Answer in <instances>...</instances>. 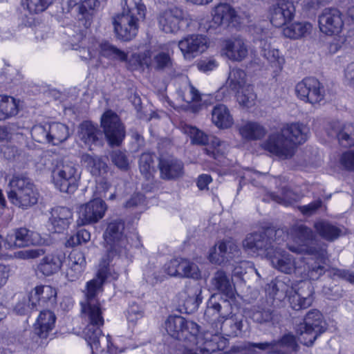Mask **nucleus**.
<instances>
[{"label": "nucleus", "instance_id": "69168bd1", "mask_svg": "<svg viewBox=\"0 0 354 354\" xmlns=\"http://www.w3.org/2000/svg\"><path fill=\"white\" fill-rule=\"evenodd\" d=\"M68 264L84 268L86 261L84 254L80 251L72 252L68 257Z\"/></svg>", "mask_w": 354, "mask_h": 354}, {"label": "nucleus", "instance_id": "9d476101", "mask_svg": "<svg viewBox=\"0 0 354 354\" xmlns=\"http://www.w3.org/2000/svg\"><path fill=\"white\" fill-rule=\"evenodd\" d=\"M283 234V232L281 230H277L276 232L268 230L250 234L243 241V247L247 252L252 255L266 254L267 256V253L275 243V239L273 240L272 237L277 236L279 238Z\"/></svg>", "mask_w": 354, "mask_h": 354}, {"label": "nucleus", "instance_id": "5701e85b", "mask_svg": "<svg viewBox=\"0 0 354 354\" xmlns=\"http://www.w3.org/2000/svg\"><path fill=\"white\" fill-rule=\"evenodd\" d=\"M140 19L132 15H117L113 19L114 30L117 37L123 41H129L134 38L138 32V22Z\"/></svg>", "mask_w": 354, "mask_h": 354}, {"label": "nucleus", "instance_id": "c756f323", "mask_svg": "<svg viewBox=\"0 0 354 354\" xmlns=\"http://www.w3.org/2000/svg\"><path fill=\"white\" fill-rule=\"evenodd\" d=\"M101 136L102 133L100 130L95 124L90 121L83 122L77 128V139L90 149L92 145H97Z\"/></svg>", "mask_w": 354, "mask_h": 354}, {"label": "nucleus", "instance_id": "8fccbe9b", "mask_svg": "<svg viewBox=\"0 0 354 354\" xmlns=\"http://www.w3.org/2000/svg\"><path fill=\"white\" fill-rule=\"evenodd\" d=\"M292 292V288L290 284L282 280H276L272 283V294L273 297L281 301L286 297H288L290 293Z\"/></svg>", "mask_w": 354, "mask_h": 354}, {"label": "nucleus", "instance_id": "ea45409f", "mask_svg": "<svg viewBox=\"0 0 354 354\" xmlns=\"http://www.w3.org/2000/svg\"><path fill=\"white\" fill-rule=\"evenodd\" d=\"M212 287L229 298L234 297V288L226 274L223 271L216 272L212 279Z\"/></svg>", "mask_w": 354, "mask_h": 354}, {"label": "nucleus", "instance_id": "412c9836", "mask_svg": "<svg viewBox=\"0 0 354 354\" xmlns=\"http://www.w3.org/2000/svg\"><path fill=\"white\" fill-rule=\"evenodd\" d=\"M199 352L197 349L194 351L192 350H186L184 354H210L217 350L225 349L227 344L228 340L218 333L212 334L207 331L203 336H198Z\"/></svg>", "mask_w": 354, "mask_h": 354}, {"label": "nucleus", "instance_id": "1a4fd4ad", "mask_svg": "<svg viewBox=\"0 0 354 354\" xmlns=\"http://www.w3.org/2000/svg\"><path fill=\"white\" fill-rule=\"evenodd\" d=\"M52 176L55 186L65 193H71L76 189L80 177L77 165L68 160L57 162Z\"/></svg>", "mask_w": 354, "mask_h": 354}, {"label": "nucleus", "instance_id": "c85d7f7f", "mask_svg": "<svg viewBox=\"0 0 354 354\" xmlns=\"http://www.w3.org/2000/svg\"><path fill=\"white\" fill-rule=\"evenodd\" d=\"M49 221L55 232L60 233L66 230L73 219V213L70 209L64 207H56L52 209Z\"/></svg>", "mask_w": 354, "mask_h": 354}, {"label": "nucleus", "instance_id": "bf43d9fd", "mask_svg": "<svg viewBox=\"0 0 354 354\" xmlns=\"http://www.w3.org/2000/svg\"><path fill=\"white\" fill-rule=\"evenodd\" d=\"M252 317L254 321L259 323H266L275 321L274 315L270 309H263L259 308L253 312Z\"/></svg>", "mask_w": 354, "mask_h": 354}, {"label": "nucleus", "instance_id": "13d9d810", "mask_svg": "<svg viewBox=\"0 0 354 354\" xmlns=\"http://www.w3.org/2000/svg\"><path fill=\"white\" fill-rule=\"evenodd\" d=\"M276 343L277 348H279L282 351H284V348H289L297 351L299 348L295 337L290 333L284 335L280 339L276 340Z\"/></svg>", "mask_w": 354, "mask_h": 354}, {"label": "nucleus", "instance_id": "6ab92c4d", "mask_svg": "<svg viewBox=\"0 0 354 354\" xmlns=\"http://www.w3.org/2000/svg\"><path fill=\"white\" fill-rule=\"evenodd\" d=\"M184 24L183 11L178 8H172L160 12L158 17L160 30L167 34H176Z\"/></svg>", "mask_w": 354, "mask_h": 354}, {"label": "nucleus", "instance_id": "f03ea898", "mask_svg": "<svg viewBox=\"0 0 354 354\" xmlns=\"http://www.w3.org/2000/svg\"><path fill=\"white\" fill-rule=\"evenodd\" d=\"M118 273L109 267V262L102 259L95 278L88 281L84 291V300L81 301V312L83 318L88 322L83 334L85 340L93 351L101 353L108 349L110 336H104L101 327L104 324L102 310L96 297L102 290L106 279H117Z\"/></svg>", "mask_w": 354, "mask_h": 354}, {"label": "nucleus", "instance_id": "b1692460", "mask_svg": "<svg viewBox=\"0 0 354 354\" xmlns=\"http://www.w3.org/2000/svg\"><path fill=\"white\" fill-rule=\"evenodd\" d=\"M221 55L232 62H239L248 57V46L240 37L228 39L223 42Z\"/></svg>", "mask_w": 354, "mask_h": 354}, {"label": "nucleus", "instance_id": "37998d69", "mask_svg": "<svg viewBox=\"0 0 354 354\" xmlns=\"http://www.w3.org/2000/svg\"><path fill=\"white\" fill-rule=\"evenodd\" d=\"M317 232L328 241L337 239L342 234V230L325 221H319L315 223Z\"/></svg>", "mask_w": 354, "mask_h": 354}, {"label": "nucleus", "instance_id": "2f4dec72", "mask_svg": "<svg viewBox=\"0 0 354 354\" xmlns=\"http://www.w3.org/2000/svg\"><path fill=\"white\" fill-rule=\"evenodd\" d=\"M159 169L161 176L165 179L176 178L181 176L183 174V163L172 157L160 158Z\"/></svg>", "mask_w": 354, "mask_h": 354}, {"label": "nucleus", "instance_id": "4d7b16f0", "mask_svg": "<svg viewBox=\"0 0 354 354\" xmlns=\"http://www.w3.org/2000/svg\"><path fill=\"white\" fill-rule=\"evenodd\" d=\"M31 136L37 142H49L48 124L34 126L31 130Z\"/></svg>", "mask_w": 354, "mask_h": 354}, {"label": "nucleus", "instance_id": "72a5a7b5", "mask_svg": "<svg viewBox=\"0 0 354 354\" xmlns=\"http://www.w3.org/2000/svg\"><path fill=\"white\" fill-rule=\"evenodd\" d=\"M62 254H49L42 258L38 265V270L44 275L50 276L57 272L63 263Z\"/></svg>", "mask_w": 354, "mask_h": 354}, {"label": "nucleus", "instance_id": "a18cd8bd", "mask_svg": "<svg viewBox=\"0 0 354 354\" xmlns=\"http://www.w3.org/2000/svg\"><path fill=\"white\" fill-rule=\"evenodd\" d=\"M81 161L93 176L100 175L105 169V163L98 156L84 153L81 157Z\"/></svg>", "mask_w": 354, "mask_h": 354}, {"label": "nucleus", "instance_id": "680f3d73", "mask_svg": "<svg viewBox=\"0 0 354 354\" xmlns=\"http://www.w3.org/2000/svg\"><path fill=\"white\" fill-rule=\"evenodd\" d=\"M39 293L40 295L41 301L43 303H46L55 299L57 292L55 288L50 286H37Z\"/></svg>", "mask_w": 354, "mask_h": 354}, {"label": "nucleus", "instance_id": "a211bd4d", "mask_svg": "<svg viewBox=\"0 0 354 354\" xmlns=\"http://www.w3.org/2000/svg\"><path fill=\"white\" fill-rule=\"evenodd\" d=\"M239 254L236 243L232 240L218 241L209 250L208 259L214 264H223L232 260Z\"/></svg>", "mask_w": 354, "mask_h": 354}, {"label": "nucleus", "instance_id": "7ed1b4c3", "mask_svg": "<svg viewBox=\"0 0 354 354\" xmlns=\"http://www.w3.org/2000/svg\"><path fill=\"white\" fill-rule=\"evenodd\" d=\"M232 308L229 300L218 295H213L207 302L205 315L213 317L218 315L221 330L227 336L235 337L241 332L243 322L241 316L232 313Z\"/></svg>", "mask_w": 354, "mask_h": 354}, {"label": "nucleus", "instance_id": "f257e3e1", "mask_svg": "<svg viewBox=\"0 0 354 354\" xmlns=\"http://www.w3.org/2000/svg\"><path fill=\"white\" fill-rule=\"evenodd\" d=\"M287 243L288 249L295 253L306 254L307 257L292 259V256L278 248L281 242L275 243L267 253L272 266L281 272L290 274L294 272L304 279H318L327 270L328 253L325 245H311L315 235L304 225H296L290 230Z\"/></svg>", "mask_w": 354, "mask_h": 354}, {"label": "nucleus", "instance_id": "e433bc0d", "mask_svg": "<svg viewBox=\"0 0 354 354\" xmlns=\"http://www.w3.org/2000/svg\"><path fill=\"white\" fill-rule=\"evenodd\" d=\"M239 133L243 140L252 141L264 137L266 129L258 122L248 121L239 126Z\"/></svg>", "mask_w": 354, "mask_h": 354}, {"label": "nucleus", "instance_id": "423d86ee", "mask_svg": "<svg viewBox=\"0 0 354 354\" xmlns=\"http://www.w3.org/2000/svg\"><path fill=\"white\" fill-rule=\"evenodd\" d=\"M183 131L189 136L192 143L199 145H207L205 148L206 154L222 162V159L225 158L229 149V145L226 142L222 141L216 137H212L209 141L207 134L191 125L185 124L183 127Z\"/></svg>", "mask_w": 354, "mask_h": 354}, {"label": "nucleus", "instance_id": "ddd939ff", "mask_svg": "<svg viewBox=\"0 0 354 354\" xmlns=\"http://www.w3.org/2000/svg\"><path fill=\"white\" fill-rule=\"evenodd\" d=\"M135 56L139 66H145L148 68L157 71H165L172 66V60L169 53L162 46L158 48H153Z\"/></svg>", "mask_w": 354, "mask_h": 354}, {"label": "nucleus", "instance_id": "4be33fe9", "mask_svg": "<svg viewBox=\"0 0 354 354\" xmlns=\"http://www.w3.org/2000/svg\"><path fill=\"white\" fill-rule=\"evenodd\" d=\"M41 243L38 233L30 231L25 227H21L9 233L6 239L4 247L6 249L23 248L30 245H37Z\"/></svg>", "mask_w": 354, "mask_h": 354}, {"label": "nucleus", "instance_id": "603ef678", "mask_svg": "<svg viewBox=\"0 0 354 354\" xmlns=\"http://www.w3.org/2000/svg\"><path fill=\"white\" fill-rule=\"evenodd\" d=\"M252 347L257 348L261 351H266L268 354H288L286 351L277 348L276 340L270 342L250 343L245 344L244 348L250 350Z\"/></svg>", "mask_w": 354, "mask_h": 354}, {"label": "nucleus", "instance_id": "de8ad7c7", "mask_svg": "<svg viewBox=\"0 0 354 354\" xmlns=\"http://www.w3.org/2000/svg\"><path fill=\"white\" fill-rule=\"evenodd\" d=\"M53 0H21V5L30 14H39L45 11Z\"/></svg>", "mask_w": 354, "mask_h": 354}, {"label": "nucleus", "instance_id": "c9c22d12", "mask_svg": "<svg viewBox=\"0 0 354 354\" xmlns=\"http://www.w3.org/2000/svg\"><path fill=\"white\" fill-rule=\"evenodd\" d=\"M213 21L217 25H227L230 22L237 21L236 11L227 3H220L213 10Z\"/></svg>", "mask_w": 354, "mask_h": 354}, {"label": "nucleus", "instance_id": "7c9ffc66", "mask_svg": "<svg viewBox=\"0 0 354 354\" xmlns=\"http://www.w3.org/2000/svg\"><path fill=\"white\" fill-rule=\"evenodd\" d=\"M259 41L263 57L268 60L275 72L281 71L285 64L283 56L280 54L278 49L271 47L268 39L261 37Z\"/></svg>", "mask_w": 354, "mask_h": 354}, {"label": "nucleus", "instance_id": "9b49d317", "mask_svg": "<svg viewBox=\"0 0 354 354\" xmlns=\"http://www.w3.org/2000/svg\"><path fill=\"white\" fill-rule=\"evenodd\" d=\"M261 147L283 160L291 158L296 152L295 147L292 146L281 129L270 133Z\"/></svg>", "mask_w": 354, "mask_h": 354}, {"label": "nucleus", "instance_id": "338daca9", "mask_svg": "<svg viewBox=\"0 0 354 354\" xmlns=\"http://www.w3.org/2000/svg\"><path fill=\"white\" fill-rule=\"evenodd\" d=\"M24 301H28L32 308L36 307L41 301L37 286L32 290L27 295H24Z\"/></svg>", "mask_w": 354, "mask_h": 354}, {"label": "nucleus", "instance_id": "393cba45", "mask_svg": "<svg viewBox=\"0 0 354 354\" xmlns=\"http://www.w3.org/2000/svg\"><path fill=\"white\" fill-rule=\"evenodd\" d=\"M326 131L330 136H336L342 146H354V124L331 122L328 124Z\"/></svg>", "mask_w": 354, "mask_h": 354}, {"label": "nucleus", "instance_id": "e2e57ef3", "mask_svg": "<svg viewBox=\"0 0 354 354\" xmlns=\"http://www.w3.org/2000/svg\"><path fill=\"white\" fill-rule=\"evenodd\" d=\"M144 315V311L142 307L133 304L130 305L127 310V317L130 322H136L138 319H141Z\"/></svg>", "mask_w": 354, "mask_h": 354}, {"label": "nucleus", "instance_id": "09e8293b", "mask_svg": "<svg viewBox=\"0 0 354 354\" xmlns=\"http://www.w3.org/2000/svg\"><path fill=\"white\" fill-rule=\"evenodd\" d=\"M180 277L192 278L198 279L201 278V271L198 266L187 259H182L181 267H180Z\"/></svg>", "mask_w": 354, "mask_h": 354}, {"label": "nucleus", "instance_id": "a878e982", "mask_svg": "<svg viewBox=\"0 0 354 354\" xmlns=\"http://www.w3.org/2000/svg\"><path fill=\"white\" fill-rule=\"evenodd\" d=\"M280 129L284 133L290 142L295 147L304 144L308 138L310 129L308 125L300 122H292L283 124Z\"/></svg>", "mask_w": 354, "mask_h": 354}, {"label": "nucleus", "instance_id": "f3484780", "mask_svg": "<svg viewBox=\"0 0 354 354\" xmlns=\"http://www.w3.org/2000/svg\"><path fill=\"white\" fill-rule=\"evenodd\" d=\"M209 44V39L206 36L193 34L180 40L178 47L185 59H192L205 52Z\"/></svg>", "mask_w": 354, "mask_h": 354}, {"label": "nucleus", "instance_id": "864d4df0", "mask_svg": "<svg viewBox=\"0 0 354 354\" xmlns=\"http://www.w3.org/2000/svg\"><path fill=\"white\" fill-rule=\"evenodd\" d=\"M100 2L98 0H83L77 5V9L79 14L86 21H89L95 8H98Z\"/></svg>", "mask_w": 354, "mask_h": 354}, {"label": "nucleus", "instance_id": "5fc2aeb1", "mask_svg": "<svg viewBox=\"0 0 354 354\" xmlns=\"http://www.w3.org/2000/svg\"><path fill=\"white\" fill-rule=\"evenodd\" d=\"M140 172L145 175L150 174L154 171V155L150 153H143L139 159Z\"/></svg>", "mask_w": 354, "mask_h": 354}, {"label": "nucleus", "instance_id": "aec40b11", "mask_svg": "<svg viewBox=\"0 0 354 354\" xmlns=\"http://www.w3.org/2000/svg\"><path fill=\"white\" fill-rule=\"evenodd\" d=\"M319 28L327 35L339 34L344 26L342 15L336 8H325L319 16Z\"/></svg>", "mask_w": 354, "mask_h": 354}, {"label": "nucleus", "instance_id": "774afa93", "mask_svg": "<svg viewBox=\"0 0 354 354\" xmlns=\"http://www.w3.org/2000/svg\"><path fill=\"white\" fill-rule=\"evenodd\" d=\"M341 162L347 169L354 170V151L344 153Z\"/></svg>", "mask_w": 354, "mask_h": 354}, {"label": "nucleus", "instance_id": "bb28decb", "mask_svg": "<svg viewBox=\"0 0 354 354\" xmlns=\"http://www.w3.org/2000/svg\"><path fill=\"white\" fill-rule=\"evenodd\" d=\"M313 290L308 282H303L297 290L288 295V301L291 307L296 310L309 307L313 301Z\"/></svg>", "mask_w": 354, "mask_h": 354}, {"label": "nucleus", "instance_id": "39448f33", "mask_svg": "<svg viewBox=\"0 0 354 354\" xmlns=\"http://www.w3.org/2000/svg\"><path fill=\"white\" fill-rule=\"evenodd\" d=\"M77 39L81 38L80 44L72 43V49L79 51L80 57L84 61H89L95 57L97 55V50L100 48V54L109 58L118 59L120 61H126L127 55L110 44L108 42H102L98 44L97 41H89L86 37H82V35H77Z\"/></svg>", "mask_w": 354, "mask_h": 354}, {"label": "nucleus", "instance_id": "20e7f679", "mask_svg": "<svg viewBox=\"0 0 354 354\" xmlns=\"http://www.w3.org/2000/svg\"><path fill=\"white\" fill-rule=\"evenodd\" d=\"M7 196L9 201L21 209H28L36 205L39 192L33 181L25 174H15L8 183Z\"/></svg>", "mask_w": 354, "mask_h": 354}, {"label": "nucleus", "instance_id": "4c0bfd02", "mask_svg": "<svg viewBox=\"0 0 354 354\" xmlns=\"http://www.w3.org/2000/svg\"><path fill=\"white\" fill-rule=\"evenodd\" d=\"M19 100L6 95H0V121L17 115L19 111Z\"/></svg>", "mask_w": 354, "mask_h": 354}, {"label": "nucleus", "instance_id": "cd10ccee", "mask_svg": "<svg viewBox=\"0 0 354 354\" xmlns=\"http://www.w3.org/2000/svg\"><path fill=\"white\" fill-rule=\"evenodd\" d=\"M295 11L293 4L289 1L274 6L270 11V22L276 27H281L293 19Z\"/></svg>", "mask_w": 354, "mask_h": 354}, {"label": "nucleus", "instance_id": "58836bf2", "mask_svg": "<svg viewBox=\"0 0 354 354\" xmlns=\"http://www.w3.org/2000/svg\"><path fill=\"white\" fill-rule=\"evenodd\" d=\"M312 30L313 26L309 22H295L283 29V35L291 39H300L309 35Z\"/></svg>", "mask_w": 354, "mask_h": 354}, {"label": "nucleus", "instance_id": "0e129e2a", "mask_svg": "<svg viewBox=\"0 0 354 354\" xmlns=\"http://www.w3.org/2000/svg\"><path fill=\"white\" fill-rule=\"evenodd\" d=\"M183 259H174L165 264V270L171 277H180V267Z\"/></svg>", "mask_w": 354, "mask_h": 354}, {"label": "nucleus", "instance_id": "f704fd0d", "mask_svg": "<svg viewBox=\"0 0 354 354\" xmlns=\"http://www.w3.org/2000/svg\"><path fill=\"white\" fill-rule=\"evenodd\" d=\"M212 122L218 129H228L234 124V119L228 108L222 104L214 106L212 111Z\"/></svg>", "mask_w": 354, "mask_h": 354}, {"label": "nucleus", "instance_id": "3c124183", "mask_svg": "<svg viewBox=\"0 0 354 354\" xmlns=\"http://www.w3.org/2000/svg\"><path fill=\"white\" fill-rule=\"evenodd\" d=\"M235 93L236 100L240 105L245 107H250L254 104L256 99V95L253 92V88L251 86H246L244 88L236 91Z\"/></svg>", "mask_w": 354, "mask_h": 354}, {"label": "nucleus", "instance_id": "79ce46f5", "mask_svg": "<svg viewBox=\"0 0 354 354\" xmlns=\"http://www.w3.org/2000/svg\"><path fill=\"white\" fill-rule=\"evenodd\" d=\"M226 84L234 92L251 86L247 83L245 71L239 68H234L230 72Z\"/></svg>", "mask_w": 354, "mask_h": 354}, {"label": "nucleus", "instance_id": "473e14b6", "mask_svg": "<svg viewBox=\"0 0 354 354\" xmlns=\"http://www.w3.org/2000/svg\"><path fill=\"white\" fill-rule=\"evenodd\" d=\"M55 316L50 310L41 311L34 325L35 333L41 338L46 339L53 330L55 323Z\"/></svg>", "mask_w": 354, "mask_h": 354}, {"label": "nucleus", "instance_id": "a19ab883", "mask_svg": "<svg viewBox=\"0 0 354 354\" xmlns=\"http://www.w3.org/2000/svg\"><path fill=\"white\" fill-rule=\"evenodd\" d=\"M49 142L54 145H59L66 140L69 137L67 126L59 122L48 124Z\"/></svg>", "mask_w": 354, "mask_h": 354}, {"label": "nucleus", "instance_id": "052dcab7", "mask_svg": "<svg viewBox=\"0 0 354 354\" xmlns=\"http://www.w3.org/2000/svg\"><path fill=\"white\" fill-rule=\"evenodd\" d=\"M113 162L119 169L127 170L129 167V162L126 154L120 151H113L111 155Z\"/></svg>", "mask_w": 354, "mask_h": 354}, {"label": "nucleus", "instance_id": "4468645a", "mask_svg": "<svg viewBox=\"0 0 354 354\" xmlns=\"http://www.w3.org/2000/svg\"><path fill=\"white\" fill-rule=\"evenodd\" d=\"M106 209L104 201L98 198L81 205L77 209V225L84 226L97 223L104 217Z\"/></svg>", "mask_w": 354, "mask_h": 354}, {"label": "nucleus", "instance_id": "f8f14e48", "mask_svg": "<svg viewBox=\"0 0 354 354\" xmlns=\"http://www.w3.org/2000/svg\"><path fill=\"white\" fill-rule=\"evenodd\" d=\"M123 230L124 224L119 221L111 222L108 225L104 234L108 256L114 254H126L127 240L123 236Z\"/></svg>", "mask_w": 354, "mask_h": 354}, {"label": "nucleus", "instance_id": "2eb2a0df", "mask_svg": "<svg viewBox=\"0 0 354 354\" xmlns=\"http://www.w3.org/2000/svg\"><path fill=\"white\" fill-rule=\"evenodd\" d=\"M295 93L301 100L315 105L324 100V89L318 80L307 77L297 84Z\"/></svg>", "mask_w": 354, "mask_h": 354}, {"label": "nucleus", "instance_id": "dca6fc26", "mask_svg": "<svg viewBox=\"0 0 354 354\" xmlns=\"http://www.w3.org/2000/svg\"><path fill=\"white\" fill-rule=\"evenodd\" d=\"M101 126L109 142L111 145H119L124 138L125 132L116 113L106 111L101 118Z\"/></svg>", "mask_w": 354, "mask_h": 354}, {"label": "nucleus", "instance_id": "6e6552de", "mask_svg": "<svg viewBox=\"0 0 354 354\" xmlns=\"http://www.w3.org/2000/svg\"><path fill=\"white\" fill-rule=\"evenodd\" d=\"M326 330V323L322 313L317 310H310L304 322L296 328L299 342L306 346H311L317 338Z\"/></svg>", "mask_w": 354, "mask_h": 354}, {"label": "nucleus", "instance_id": "49530a36", "mask_svg": "<svg viewBox=\"0 0 354 354\" xmlns=\"http://www.w3.org/2000/svg\"><path fill=\"white\" fill-rule=\"evenodd\" d=\"M121 14L143 19L145 16V8L141 3V0H124L123 12Z\"/></svg>", "mask_w": 354, "mask_h": 354}, {"label": "nucleus", "instance_id": "6e6d98bb", "mask_svg": "<svg viewBox=\"0 0 354 354\" xmlns=\"http://www.w3.org/2000/svg\"><path fill=\"white\" fill-rule=\"evenodd\" d=\"M272 197L274 201L287 205L297 201L299 195L292 189L284 187L282 189L281 196L272 195Z\"/></svg>", "mask_w": 354, "mask_h": 354}, {"label": "nucleus", "instance_id": "c03bdc74", "mask_svg": "<svg viewBox=\"0 0 354 354\" xmlns=\"http://www.w3.org/2000/svg\"><path fill=\"white\" fill-rule=\"evenodd\" d=\"M178 95L180 99L188 103L198 102L201 95L199 91L187 80L185 79L183 86L178 90Z\"/></svg>", "mask_w": 354, "mask_h": 354}, {"label": "nucleus", "instance_id": "0eeeda50", "mask_svg": "<svg viewBox=\"0 0 354 354\" xmlns=\"http://www.w3.org/2000/svg\"><path fill=\"white\" fill-rule=\"evenodd\" d=\"M165 328L172 337L198 344L199 326L194 322L187 320L180 315H170L165 322Z\"/></svg>", "mask_w": 354, "mask_h": 354}]
</instances>
